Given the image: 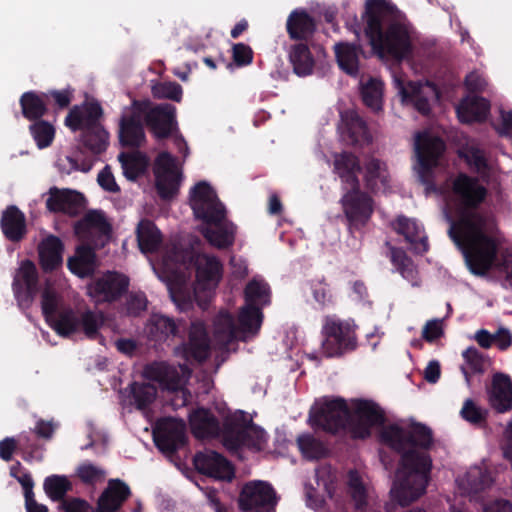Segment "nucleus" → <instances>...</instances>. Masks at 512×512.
Wrapping results in <instances>:
<instances>
[{
    "label": "nucleus",
    "mask_w": 512,
    "mask_h": 512,
    "mask_svg": "<svg viewBox=\"0 0 512 512\" xmlns=\"http://www.w3.org/2000/svg\"><path fill=\"white\" fill-rule=\"evenodd\" d=\"M485 188L475 179L460 174L453 183V197L459 207V219L449 233L462 250L471 273L484 276L495 269L512 285V249L499 247L493 220L473 208L483 201Z\"/></svg>",
    "instance_id": "obj_1"
},
{
    "label": "nucleus",
    "mask_w": 512,
    "mask_h": 512,
    "mask_svg": "<svg viewBox=\"0 0 512 512\" xmlns=\"http://www.w3.org/2000/svg\"><path fill=\"white\" fill-rule=\"evenodd\" d=\"M379 438L383 444L403 453L390 495L399 505H409L425 493L430 480L432 460L424 449L431 444V432L421 424L401 420L383 424Z\"/></svg>",
    "instance_id": "obj_2"
},
{
    "label": "nucleus",
    "mask_w": 512,
    "mask_h": 512,
    "mask_svg": "<svg viewBox=\"0 0 512 512\" xmlns=\"http://www.w3.org/2000/svg\"><path fill=\"white\" fill-rule=\"evenodd\" d=\"M158 278L165 282L172 301L180 311L187 310L193 299L204 300L219 283L222 265L211 255L169 251L161 261L152 263Z\"/></svg>",
    "instance_id": "obj_3"
},
{
    "label": "nucleus",
    "mask_w": 512,
    "mask_h": 512,
    "mask_svg": "<svg viewBox=\"0 0 512 512\" xmlns=\"http://www.w3.org/2000/svg\"><path fill=\"white\" fill-rule=\"evenodd\" d=\"M365 33L372 51L380 59L401 60L412 52L410 27L388 0H366Z\"/></svg>",
    "instance_id": "obj_4"
},
{
    "label": "nucleus",
    "mask_w": 512,
    "mask_h": 512,
    "mask_svg": "<svg viewBox=\"0 0 512 512\" xmlns=\"http://www.w3.org/2000/svg\"><path fill=\"white\" fill-rule=\"evenodd\" d=\"M245 305L241 308L238 322L228 312H220L213 324L214 340L219 346H226L233 340L246 341L256 336L261 328V308L270 303V287L255 277L246 286Z\"/></svg>",
    "instance_id": "obj_5"
},
{
    "label": "nucleus",
    "mask_w": 512,
    "mask_h": 512,
    "mask_svg": "<svg viewBox=\"0 0 512 512\" xmlns=\"http://www.w3.org/2000/svg\"><path fill=\"white\" fill-rule=\"evenodd\" d=\"M190 206L195 218L202 221L200 231L211 245L225 248L233 244L235 227L226 219L225 207L208 183L192 188Z\"/></svg>",
    "instance_id": "obj_6"
},
{
    "label": "nucleus",
    "mask_w": 512,
    "mask_h": 512,
    "mask_svg": "<svg viewBox=\"0 0 512 512\" xmlns=\"http://www.w3.org/2000/svg\"><path fill=\"white\" fill-rule=\"evenodd\" d=\"M41 307L47 323L61 336L83 332L87 338L96 339L105 326V316L101 312L88 310L79 319L76 318L73 310L65 307L62 296L49 282L42 292Z\"/></svg>",
    "instance_id": "obj_7"
},
{
    "label": "nucleus",
    "mask_w": 512,
    "mask_h": 512,
    "mask_svg": "<svg viewBox=\"0 0 512 512\" xmlns=\"http://www.w3.org/2000/svg\"><path fill=\"white\" fill-rule=\"evenodd\" d=\"M176 108L170 104H162L149 109V103L134 102L123 111L120 121L119 137L123 145L140 146L145 140L142 119L147 123L156 138L167 137L175 128Z\"/></svg>",
    "instance_id": "obj_8"
},
{
    "label": "nucleus",
    "mask_w": 512,
    "mask_h": 512,
    "mask_svg": "<svg viewBox=\"0 0 512 512\" xmlns=\"http://www.w3.org/2000/svg\"><path fill=\"white\" fill-rule=\"evenodd\" d=\"M334 170L343 183L342 209L349 227L358 229L364 226L373 213V203L369 196L359 190L357 173L360 167L356 157L349 153L335 156Z\"/></svg>",
    "instance_id": "obj_9"
},
{
    "label": "nucleus",
    "mask_w": 512,
    "mask_h": 512,
    "mask_svg": "<svg viewBox=\"0 0 512 512\" xmlns=\"http://www.w3.org/2000/svg\"><path fill=\"white\" fill-rule=\"evenodd\" d=\"M144 377L159 384L163 391L174 393L179 400H173L175 408L186 405L189 393L186 384L190 378L191 371L186 364L170 365L166 362H155L148 365L143 371Z\"/></svg>",
    "instance_id": "obj_10"
},
{
    "label": "nucleus",
    "mask_w": 512,
    "mask_h": 512,
    "mask_svg": "<svg viewBox=\"0 0 512 512\" xmlns=\"http://www.w3.org/2000/svg\"><path fill=\"white\" fill-rule=\"evenodd\" d=\"M355 323L352 320H342L335 316H328L324 320L321 353L325 357H335L357 346Z\"/></svg>",
    "instance_id": "obj_11"
},
{
    "label": "nucleus",
    "mask_w": 512,
    "mask_h": 512,
    "mask_svg": "<svg viewBox=\"0 0 512 512\" xmlns=\"http://www.w3.org/2000/svg\"><path fill=\"white\" fill-rule=\"evenodd\" d=\"M393 83L401 102L412 105L418 112L427 115L432 106L439 101V91L430 82H409L402 75H393Z\"/></svg>",
    "instance_id": "obj_12"
},
{
    "label": "nucleus",
    "mask_w": 512,
    "mask_h": 512,
    "mask_svg": "<svg viewBox=\"0 0 512 512\" xmlns=\"http://www.w3.org/2000/svg\"><path fill=\"white\" fill-rule=\"evenodd\" d=\"M384 411L370 400H352L349 403V430L354 438H366L384 424Z\"/></svg>",
    "instance_id": "obj_13"
},
{
    "label": "nucleus",
    "mask_w": 512,
    "mask_h": 512,
    "mask_svg": "<svg viewBox=\"0 0 512 512\" xmlns=\"http://www.w3.org/2000/svg\"><path fill=\"white\" fill-rule=\"evenodd\" d=\"M309 421L315 428L336 432L349 425V404L340 398H322L311 408Z\"/></svg>",
    "instance_id": "obj_14"
},
{
    "label": "nucleus",
    "mask_w": 512,
    "mask_h": 512,
    "mask_svg": "<svg viewBox=\"0 0 512 512\" xmlns=\"http://www.w3.org/2000/svg\"><path fill=\"white\" fill-rule=\"evenodd\" d=\"M129 494L130 489L124 482L113 479L99 497L96 510L81 499L66 500L62 502L61 508L65 512H116Z\"/></svg>",
    "instance_id": "obj_15"
},
{
    "label": "nucleus",
    "mask_w": 512,
    "mask_h": 512,
    "mask_svg": "<svg viewBox=\"0 0 512 512\" xmlns=\"http://www.w3.org/2000/svg\"><path fill=\"white\" fill-rule=\"evenodd\" d=\"M414 151L417 159L414 169L424 181L429 171L438 164L444 152V143L430 131L419 132L414 137Z\"/></svg>",
    "instance_id": "obj_16"
},
{
    "label": "nucleus",
    "mask_w": 512,
    "mask_h": 512,
    "mask_svg": "<svg viewBox=\"0 0 512 512\" xmlns=\"http://www.w3.org/2000/svg\"><path fill=\"white\" fill-rule=\"evenodd\" d=\"M75 234L83 245L102 248L111 239V226L102 212L91 211L76 223Z\"/></svg>",
    "instance_id": "obj_17"
},
{
    "label": "nucleus",
    "mask_w": 512,
    "mask_h": 512,
    "mask_svg": "<svg viewBox=\"0 0 512 512\" xmlns=\"http://www.w3.org/2000/svg\"><path fill=\"white\" fill-rule=\"evenodd\" d=\"M276 502L271 485L259 480L245 484L239 497V507L245 512H267L274 508Z\"/></svg>",
    "instance_id": "obj_18"
},
{
    "label": "nucleus",
    "mask_w": 512,
    "mask_h": 512,
    "mask_svg": "<svg viewBox=\"0 0 512 512\" xmlns=\"http://www.w3.org/2000/svg\"><path fill=\"white\" fill-rule=\"evenodd\" d=\"M154 174L160 196L165 199L173 197L181 182V170L176 159L166 152L159 154L155 160Z\"/></svg>",
    "instance_id": "obj_19"
},
{
    "label": "nucleus",
    "mask_w": 512,
    "mask_h": 512,
    "mask_svg": "<svg viewBox=\"0 0 512 512\" xmlns=\"http://www.w3.org/2000/svg\"><path fill=\"white\" fill-rule=\"evenodd\" d=\"M12 287L18 305L21 308H28L38 291V273L33 262L24 260L19 264Z\"/></svg>",
    "instance_id": "obj_20"
},
{
    "label": "nucleus",
    "mask_w": 512,
    "mask_h": 512,
    "mask_svg": "<svg viewBox=\"0 0 512 512\" xmlns=\"http://www.w3.org/2000/svg\"><path fill=\"white\" fill-rule=\"evenodd\" d=\"M153 438L162 452L172 453L185 443V423L174 418L160 419L153 430Z\"/></svg>",
    "instance_id": "obj_21"
},
{
    "label": "nucleus",
    "mask_w": 512,
    "mask_h": 512,
    "mask_svg": "<svg viewBox=\"0 0 512 512\" xmlns=\"http://www.w3.org/2000/svg\"><path fill=\"white\" fill-rule=\"evenodd\" d=\"M128 287V279L118 273H107L87 287L89 297L97 304L113 301Z\"/></svg>",
    "instance_id": "obj_22"
},
{
    "label": "nucleus",
    "mask_w": 512,
    "mask_h": 512,
    "mask_svg": "<svg viewBox=\"0 0 512 512\" xmlns=\"http://www.w3.org/2000/svg\"><path fill=\"white\" fill-rule=\"evenodd\" d=\"M209 348L204 325L195 322L191 326L188 343L176 347L174 355L186 362L203 361L208 356Z\"/></svg>",
    "instance_id": "obj_23"
},
{
    "label": "nucleus",
    "mask_w": 512,
    "mask_h": 512,
    "mask_svg": "<svg viewBox=\"0 0 512 512\" xmlns=\"http://www.w3.org/2000/svg\"><path fill=\"white\" fill-rule=\"evenodd\" d=\"M315 478L317 487L307 484L305 486V495L307 506L317 510L322 507L325 496H332L336 476L330 466L324 465L316 470Z\"/></svg>",
    "instance_id": "obj_24"
},
{
    "label": "nucleus",
    "mask_w": 512,
    "mask_h": 512,
    "mask_svg": "<svg viewBox=\"0 0 512 512\" xmlns=\"http://www.w3.org/2000/svg\"><path fill=\"white\" fill-rule=\"evenodd\" d=\"M194 465L199 472L215 479L230 481L234 477L231 463L214 451L198 453Z\"/></svg>",
    "instance_id": "obj_25"
},
{
    "label": "nucleus",
    "mask_w": 512,
    "mask_h": 512,
    "mask_svg": "<svg viewBox=\"0 0 512 512\" xmlns=\"http://www.w3.org/2000/svg\"><path fill=\"white\" fill-rule=\"evenodd\" d=\"M102 109L97 102H86L71 109L65 119V124L71 130L90 131L98 126Z\"/></svg>",
    "instance_id": "obj_26"
},
{
    "label": "nucleus",
    "mask_w": 512,
    "mask_h": 512,
    "mask_svg": "<svg viewBox=\"0 0 512 512\" xmlns=\"http://www.w3.org/2000/svg\"><path fill=\"white\" fill-rule=\"evenodd\" d=\"M338 129L342 139L347 143L363 145L371 141L365 122L354 110L341 112V122Z\"/></svg>",
    "instance_id": "obj_27"
},
{
    "label": "nucleus",
    "mask_w": 512,
    "mask_h": 512,
    "mask_svg": "<svg viewBox=\"0 0 512 512\" xmlns=\"http://www.w3.org/2000/svg\"><path fill=\"white\" fill-rule=\"evenodd\" d=\"M46 205L50 211L75 215L83 207V197L74 190L52 188Z\"/></svg>",
    "instance_id": "obj_28"
},
{
    "label": "nucleus",
    "mask_w": 512,
    "mask_h": 512,
    "mask_svg": "<svg viewBox=\"0 0 512 512\" xmlns=\"http://www.w3.org/2000/svg\"><path fill=\"white\" fill-rule=\"evenodd\" d=\"M391 225L398 234L404 236L413 251L424 253L428 250L427 237L423 227L415 219L399 216Z\"/></svg>",
    "instance_id": "obj_29"
},
{
    "label": "nucleus",
    "mask_w": 512,
    "mask_h": 512,
    "mask_svg": "<svg viewBox=\"0 0 512 512\" xmlns=\"http://www.w3.org/2000/svg\"><path fill=\"white\" fill-rule=\"evenodd\" d=\"M493 479L484 466H473L456 478V484L462 494L478 493L492 484Z\"/></svg>",
    "instance_id": "obj_30"
},
{
    "label": "nucleus",
    "mask_w": 512,
    "mask_h": 512,
    "mask_svg": "<svg viewBox=\"0 0 512 512\" xmlns=\"http://www.w3.org/2000/svg\"><path fill=\"white\" fill-rule=\"evenodd\" d=\"M490 111V103L477 96L465 97L457 106L456 113L462 123H472L486 119Z\"/></svg>",
    "instance_id": "obj_31"
},
{
    "label": "nucleus",
    "mask_w": 512,
    "mask_h": 512,
    "mask_svg": "<svg viewBox=\"0 0 512 512\" xmlns=\"http://www.w3.org/2000/svg\"><path fill=\"white\" fill-rule=\"evenodd\" d=\"M489 401L499 412H505L512 408V382L507 375L496 374L493 377Z\"/></svg>",
    "instance_id": "obj_32"
},
{
    "label": "nucleus",
    "mask_w": 512,
    "mask_h": 512,
    "mask_svg": "<svg viewBox=\"0 0 512 512\" xmlns=\"http://www.w3.org/2000/svg\"><path fill=\"white\" fill-rule=\"evenodd\" d=\"M189 423L196 438L216 436L220 430L219 422L204 408H197L189 414Z\"/></svg>",
    "instance_id": "obj_33"
},
{
    "label": "nucleus",
    "mask_w": 512,
    "mask_h": 512,
    "mask_svg": "<svg viewBox=\"0 0 512 512\" xmlns=\"http://www.w3.org/2000/svg\"><path fill=\"white\" fill-rule=\"evenodd\" d=\"M40 264L45 271H52L58 268L62 262L63 245L59 238L48 236L39 244Z\"/></svg>",
    "instance_id": "obj_34"
},
{
    "label": "nucleus",
    "mask_w": 512,
    "mask_h": 512,
    "mask_svg": "<svg viewBox=\"0 0 512 512\" xmlns=\"http://www.w3.org/2000/svg\"><path fill=\"white\" fill-rule=\"evenodd\" d=\"M237 445L230 444L227 440L225 445L229 449H234L237 446H247L250 448H254L256 450H260L263 448V445L266 442V433L265 431L256 426L251 421L244 423L242 425L237 426Z\"/></svg>",
    "instance_id": "obj_35"
},
{
    "label": "nucleus",
    "mask_w": 512,
    "mask_h": 512,
    "mask_svg": "<svg viewBox=\"0 0 512 512\" xmlns=\"http://www.w3.org/2000/svg\"><path fill=\"white\" fill-rule=\"evenodd\" d=\"M364 180L366 186L373 192L385 193L388 189V174L384 163L370 158L365 163Z\"/></svg>",
    "instance_id": "obj_36"
},
{
    "label": "nucleus",
    "mask_w": 512,
    "mask_h": 512,
    "mask_svg": "<svg viewBox=\"0 0 512 512\" xmlns=\"http://www.w3.org/2000/svg\"><path fill=\"white\" fill-rule=\"evenodd\" d=\"M1 227L4 235L11 241L20 240L26 232L24 214L15 206L8 207L2 215Z\"/></svg>",
    "instance_id": "obj_37"
},
{
    "label": "nucleus",
    "mask_w": 512,
    "mask_h": 512,
    "mask_svg": "<svg viewBox=\"0 0 512 512\" xmlns=\"http://www.w3.org/2000/svg\"><path fill=\"white\" fill-rule=\"evenodd\" d=\"M335 55L341 70L351 76H357L359 71L360 46L341 42L335 45Z\"/></svg>",
    "instance_id": "obj_38"
},
{
    "label": "nucleus",
    "mask_w": 512,
    "mask_h": 512,
    "mask_svg": "<svg viewBox=\"0 0 512 512\" xmlns=\"http://www.w3.org/2000/svg\"><path fill=\"white\" fill-rule=\"evenodd\" d=\"M93 249L92 247L81 245L76 249L74 256L68 259V268L73 274L84 278L93 273L95 269Z\"/></svg>",
    "instance_id": "obj_39"
},
{
    "label": "nucleus",
    "mask_w": 512,
    "mask_h": 512,
    "mask_svg": "<svg viewBox=\"0 0 512 512\" xmlns=\"http://www.w3.org/2000/svg\"><path fill=\"white\" fill-rule=\"evenodd\" d=\"M384 84L379 78H362L360 81V94L364 104L373 111H379L383 104Z\"/></svg>",
    "instance_id": "obj_40"
},
{
    "label": "nucleus",
    "mask_w": 512,
    "mask_h": 512,
    "mask_svg": "<svg viewBox=\"0 0 512 512\" xmlns=\"http://www.w3.org/2000/svg\"><path fill=\"white\" fill-rule=\"evenodd\" d=\"M314 30L313 19L303 10L293 11L287 19V31L292 39H306Z\"/></svg>",
    "instance_id": "obj_41"
},
{
    "label": "nucleus",
    "mask_w": 512,
    "mask_h": 512,
    "mask_svg": "<svg viewBox=\"0 0 512 512\" xmlns=\"http://www.w3.org/2000/svg\"><path fill=\"white\" fill-rule=\"evenodd\" d=\"M462 357L464 363L461 366V371L465 377L466 384L470 386L472 375L484 373L488 369L490 361L474 347H469L463 351Z\"/></svg>",
    "instance_id": "obj_42"
},
{
    "label": "nucleus",
    "mask_w": 512,
    "mask_h": 512,
    "mask_svg": "<svg viewBox=\"0 0 512 512\" xmlns=\"http://www.w3.org/2000/svg\"><path fill=\"white\" fill-rule=\"evenodd\" d=\"M348 492L357 510H363L369 504L370 488L364 482L361 475L355 471L348 474Z\"/></svg>",
    "instance_id": "obj_43"
},
{
    "label": "nucleus",
    "mask_w": 512,
    "mask_h": 512,
    "mask_svg": "<svg viewBox=\"0 0 512 512\" xmlns=\"http://www.w3.org/2000/svg\"><path fill=\"white\" fill-rule=\"evenodd\" d=\"M137 240L143 253L154 251L161 242L160 231L149 220H142L137 227Z\"/></svg>",
    "instance_id": "obj_44"
},
{
    "label": "nucleus",
    "mask_w": 512,
    "mask_h": 512,
    "mask_svg": "<svg viewBox=\"0 0 512 512\" xmlns=\"http://www.w3.org/2000/svg\"><path fill=\"white\" fill-rule=\"evenodd\" d=\"M127 399L138 409H144L157 397V389L150 383H133L127 390Z\"/></svg>",
    "instance_id": "obj_45"
},
{
    "label": "nucleus",
    "mask_w": 512,
    "mask_h": 512,
    "mask_svg": "<svg viewBox=\"0 0 512 512\" xmlns=\"http://www.w3.org/2000/svg\"><path fill=\"white\" fill-rule=\"evenodd\" d=\"M176 330V323L171 318L160 314H154L146 326L149 336L157 341L165 340L170 335H174Z\"/></svg>",
    "instance_id": "obj_46"
},
{
    "label": "nucleus",
    "mask_w": 512,
    "mask_h": 512,
    "mask_svg": "<svg viewBox=\"0 0 512 512\" xmlns=\"http://www.w3.org/2000/svg\"><path fill=\"white\" fill-rule=\"evenodd\" d=\"M289 59L298 75L305 76L312 72L314 60L305 44L300 43L292 46Z\"/></svg>",
    "instance_id": "obj_47"
},
{
    "label": "nucleus",
    "mask_w": 512,
    "mask_h": 512,
    "mask_svg": "<svg viewBox=\"0 0 512 512\" xmlns=\"http://www.w3.org/2000/svg\"><path fill=\"white\" fill-rule=\"evenodd\" d=\"M123 174L129 180H135L147 167V159L140 152L121 153L118 156Z\"/></svg>",
    "instance_id": "obj_48"
},
{
    "label": "nucleus",
    "mask_w": 512,
    "mask_h": 512,
    "mask_svg": "<svg viewBox=\"0 0 512 512\" xmlns=\"http://www.w3.org/2000/svg\"><path fill=\"white\" fill-rule=\"evenodd\" d=\"M45 98H47L46 94L24 93L20 99L23 115L29 120L43 116L46 112Z\"/></svg>",
    "instance_id": "obj_49"
},
{
    "label": "nucleus",
    "mask_w": 512,
    "mask_h": 512,
    "mask_svg": "<svg viewBox=\"0 0 512 512\" xmlns=\"http://www.w3.org/2000/svg\"><path fill=\"white\" fill-rule=\"evenodd\" d=\"M391 261L404 279L413 286L417 285V271L404 251L391 248Z\"/></svg>",
    "instance_id": "obj_50"
},
{
    "label": "nucleus",
    "mask_w": 512,
    "mask_h": 512,
    "mask_svg": "<svg viewBox=\"0 0 512 512\" xmlns=\"http://www.w3.org/2000/svg\"><path fill=\"white\" fill-rule=\"evenodd\" d=\"M70 487L71 484L66 476L52 475L44 481L45 493L53 501L62 499Z\"/></svg>",
    "instance_id": "obj_51"
},
{
    "label": "nucleus",
    "mask_w": 512,
    "mask_h": 512,
    "mask_svg": "<svg viewBox=\"0 0 512 512\" xmlns=\"http://www.w3.org/2000/svg\"><path fill=\"white\" fill-rule=\"evenodd\" d=\"M31 134L38 146V148L43 149L48 147L55 135L54 127L45 121H39L30 126Z\"/></svg>",
    "instance_id": "obj_52"
},
{
    "label": "nucleus",
    "mask_w": 512,
    "mask_h": 512,
    "mask_svg": "<svg viewBox=\"0 0 512 512\" xmlns=\"http://www.w3.org/2000/svg\"><path fill=\"white\" fill-rule=\"evenodd\" d=\"M297 442L301 453L307 459H318L325 454L323 444L311 435H301L298 437Z\"/></svg>",
    "instance_id": "obj_53"
},
{
    "label": "nucleus",
    "mask_w": 512,
    "mask_h": 512,
    "mask_svg": "<svg viewBox=\"0 0 512 512\" xmlns=\"http://www.w3.org/2000/svg\"><path fill=\"white\" fill-rule=\"evenodd\" d=\"M108 132L100 125L85 135V144L94 153H101L104 151L108 144Z\"/></svg>",
    "instance_id": "obj_54"
},
{
    "label": "nucleus",
    "mask_w": 512,
    "mask_h": 512,
    "mask_svg": "<svg viewBox=\"0 0 512 512\" xmlns=\"http://www.w3.org/2000/svg\"><path fill=\"white\" fill-rule=\"evenodd\" d=\"M152 94L159 99L179 102L182 98V88L175 82H160L152 86Z\"/></svg>",
    "instance_id": "obj_55"
},
{
    "label": "nucleus",
    "mask_w": 512,
    "mask_h": 512,
    "mask_svg": "<svg viewBox=\"0 0 512 512\" xmlns=\"http://www.w3.org/2000/svg\"><path fill=\"white\" fill-rule=\"evenodd\" d=\"M460 155L465 158L467 164L477 172L484 174L486 159L483 151L474 144L467 145L460 150Z\"/></svg>",
    "instance_id": "obj_56"
},
{
    "label": "nucleus",
    "mask_w": 512,
    "mask_h": 512,
    "mask_svg": "<svg viewBox=\"0 0 512 512\" xmlns=\"http://www.w3.org/2000/svg\"><path fill=\"white\" fill-rule=\"evenodd\" d=\"M78 477L87 484L101 482L105 478V471L89 462L81 464L77 469Z\"/></svg>",
    "instance_id": "obj_57"
},
{
    "label": "nucleus",
    "mask_w": 512,
    "mask_h": 512,
    "mask_svg": "<svg viewBox=\"0 0 512 512\" xmlns=\"http://www.w3.org/2000/svg\"><path fill=\"white\" fill-rule=\"evenodd\" d=\"M310 290L315 302L319 306L325 307L333 302L331 291L324 280L318 279L312 281L310 283Z\"/></svg>",
    "instance_id": "obj_58"
},
{
    "label": "nucleus",
    "mask_w": 512,
    "mask_h": 512,
    "mask_svg": "<svg viewBox=\"0 0 512 512\" xmlns=\"http://www.w3.org/2000/svg\"><path fill=\"white\" fill-rule=\"evenodd\" d=\"M462 417L473 424H479L485 419L486 411L477 406L474 401L467 399L461 409Z\"/></svg>",
    "instance_id": "obj_59"
},
{
    "label": "nucleus",
    "mask_w": 512,
    "mask_h": 512,
    "mask_svg": "<svg viewBox=\"0 0 512 512\" xmlns=\"http://www.w3.org/2000/svg\"><path fill=\"white\" fill-rule=\"evenodd\" d=\"M444 333L443 320L433 319L428 321L422 331L423 338L428 342H433L440 338Z\"/></svg>",
    "instance_id": "obj_60"
},
{
    "label": "nucleus",
    "mask_w": 512,
    "mask_h": 512,
    "mask_svg": "<svg viewBox=\"0 0 512 512\" xmlns=\"http://www.w3.org/2000/svg\"><path fill=\"white\" fill-rule=\"evenodd\" d=\"M10 475L17 479L24 490V496L33 493L34 482L31 475L20 471V465H14L10 469Z\"/></svg>",
    "instance_id": "obj_61"
},
{
    "label": "nucleus",
    "mask_w": 512,
    "mask_h": 512,
    "mask_svg": "<svg viewBox=\"0 0 512 512\" xmlns=\"http://www.w3.org/2000/svg\"><path fill=\"white\" fill-rule=\"evenodd\" d=\"M98 183L99 185L108 192H117L119 191V186L117 185L115 178L109 167H105L98 174Z\"/></svg>",
    "instance_id": "obj_62"
},
{
    "label": "nucleus",
    "mask_w": 512,
    "mask_h": 512,
    "mask_svg": "<svg viewBox=\"0 0 512 512\" xmlns=\"http://www.w3.org/2000/svg\"><path fill=\"white\" fill-rule=\"evenodd\" d=\"M233 58L238 65H247L252 61V50L245 44H236L233 47Z\"/></svg>",
    "instance_id": "obj_63"
},
{
    "label": "nucleus",
    "mask_w": 512,
    "mask_h": 512,
    "mask_svg": "<svg viewBox=\"0 0 512 512\" xmlns=\"http://www.w3.org/2000/svg\"><path fill=\"white\" fill-rule=\"evenodd\" d=\"M483 512H512V503L508 500L498 499L486 504Z\"/></svg>",
    "instance_id": "obj_64"
}]
</instances>
